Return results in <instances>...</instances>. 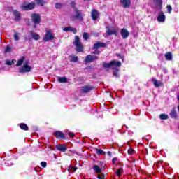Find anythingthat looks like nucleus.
I'll return each instance as SVG.
<instances>
[{
    "instance_id": "obj_1",
    "label": "nucleus",
    "mask_w": 179,
    "mask_h": 179,
    "mask_svg": "<svg viewBox=\"0 0 179 179\" xmlns=\"http://www.w3.org/2000/svg\"><path fill=\"white\" fill-rule=\"evenodd\" d=\"M122 62L120 61L113 60V76L115 78L119 77V71L120 68L122 67Z\"/></svg>"
},
{
    "instance_id": "obj_2",
    "label": "nucleus",
    "mask_w": 179,
    "mask_h": 179,
    "mask_svg": "<svg viewBox=\"0 0 179 179\" xmlns=\"http://www.w3.org/2000/svg\"><path fill=\"white\" fill-rule=\"evenodd\" d=\"M74 46H76V51L78 52H83L84 45L81 43L78 36H76L73 41Z\"/></svg>"
},
{
    "instance_id": "obj_3",
    "label": "nucleus",
    "mask_w": 179,
    "mask_h": 179,
    "mask_svg": "<svg viewBox=\"0 0 179 179\" xmlns=\"http://www.w3.org/2000/svg\"><path fill=\"white\" fill-rule=\"evenodd\" d=\"M55 39V36L52 33L51 30H46L45 36H43V41L44 42H48V41H54Z\"/></svg>"
},
{
    "instance_id": "obj_4",
    "label": "nucleus",
    "mask_w": 179,
    "mask_h": 179,
    "mask_svg": "<svg viewBox=\"0 0 179 179\" xmlns=\"http://www.w3.org/2000/svg\"><path fill=\"white\" fill-rule=\"evenodd\" d=\"M36 3L34 2L31 3H24L22 6V8L24 11L32 10L35 8Z\"/></svg>"
},
{
    "instance_id": "obj_5",
    "label": "nucleus",
    "mask_w": 179,
    "mask_h": 179,
    "mask_svg": "<svg viewBox=\"0 0 179 179\" xmlns=\"http://www.w3.org/2000/svg\"><path fill=\"white\" fill-rule=\"evenodd\" d=\"M31 22H34L35 24H39L41 21V17L40 14L38 13H34L31 15Z\"/></svg>"
},
{
    "instance_id": "obj_6",
    "label": "nucleus",
    "mask_w": 179,
    "mask_h": 179,
    "mask_svg": "<svg viewBox=\"0 0 179 179\" xmlns=\"http://www.w3.org/2000/svg\"><path fill=\"white\" fill-rule=\"evenodd\" d=\"M31 71V67L28 64H23V66L20 69V73H25Z\"/></svg>"
},
{
    "instance_id": "obj_7",
    "label": "nucleus",
    "mask_w": 179,
    "mask_h": 179,
    "mask_svg": "<svg viewBox=\"0 0 179 179\" xmlns=\"http://www.w3.org/2000/svg\"><path fill=\"white\" fill-rule=\"evenodd\" d=\"M94 89V87L92 85H84L81 87L80 92L82 94H87Z\"/></svg>"
},
{
    "instance_id": "obj_8",
    "label": "nucleus",
    "mask_w": 179,
    "mask_h": 179,
    "mask_svg": "<svg viewBox=\"0 0 179 179\" xmlns=\"http://www.w3.org/2000/svg\"><path fill=\"white\" fill-rule=\"evenodd\" d=\"M53 136L56 137L57 139L66 140L65 134L62 133L61 131H54Z\"/></svg>"
},
{
    "instance_id": "obj_9",
    "label": "nucleus",
    "mask_w": 179,
    "mask_h": 179,
    "mask_svg": "<svg viewBox=\"0 0 179 179\" xmlns=\"http://www.w3.org/2000/svg\"><path fill=\"white\" fill-rule=\"evenodd\" d=\"M76 13V15L73 17V20H83V15H82L81 12L78 9H76L74 11Z\"/></svg>"
},
{
    "instance_id": "obj_10",
    "label": "nucleus",
    "mask_w": 179,
    "mask_h": 179,
    "mask_svg": "<svg viewBox=\"0 0 179 179\" xmlns=\"http://www.w3.org/2000/svg\"><path fill=\"white\" fill-rule=\"evenodd\" d=\"M91 17L92 20H97L99 17V13L96 9H92L91 12Z\"/></svg>"
},
{
    "instance_id": "obj_11",
    "label": "nucleus",
    "mask_w": 179,
    "mask_h": 179,
    "mask_svg": "<svg viewBox=\"0 0 179 179\" xmlns=\"http://www.w3.org/2000/svg\"><path fill=\"white\" fill-rule=\"evenodd\" d=\"M120 35L122 39H127L129 36V31L126 29H122L120 30Z\"/></svg>"
},
{
    "instance_id": "obj_12",
    "label": "nucleus",
    "mask_w": 179,
    "mask_h": 179,
    "mask_svg": "<svg viewBox=\"0 0 179 179\" xmlns=\"http://www.w3.org/2000/svg\"><path fill=\"white\" fill-rule=\"evenodd\" d=\"M99 59V57L96 55H87V57L85 59V62L90 63L92 62L93 61Z\"/></svg>"
},
{
    "instance_id": "obj_13",
    "label": "nucleus",
    "mask_w": 179,
    "mask_h": 179,
    "mask_svg": "<svg viewBox=\"0 0 179 179\" xmlns=\"http://www.w3.org/2000/svg\"><path fill=\"white\" fill-rule=\"evenodd\" d=\"M166 20V16L164 15L163 11H160L158 14L157 20L160 23H164Z\"/></svg>"
},
{
    "instance_id": "obj_14",
    "label": "nucleus",
    "mask_w": 179,
    "mask_h": 179,
    "mask_svg": "<svg viewBox=\"0 0 179 179\" xmlns=\"http://www.w3.org/2000/svg\"><path fill=\"white\" fill-rule=\"evenodd\" d=\"M120 4L124 8H129L131 6V0H120Z\"/></svg>"
},
{
    "instance_id": "obj_15",
    "label": "nucleus",
    "mask_w": 179,
    "mask_h": 179,
    "mask_svg": "<svg viewBox=\"0 0 179 179\" xmlns=\"http://www.w3.org/2000/svg\"><path fill=\"white\" fill-rule=\"evenodd\" d=\"M14 20L19 22L21 20V13L17 10H13Z\"/></svg>"
},
{
    "instance_id": "obj_16",
    "label": "nucleus",
    "mask_w": 179,
    "mask_h": 179,
    "mask_svg": "<svg viewBox=\"0 0 179 179\" xmlns=\"http://www.w3.org/2000/svg\"><path fill=\"white\" fill-rule=\"evenodd\" d=\"M169 117H171L172 119H178V114H177V112H176V109L175 107H173L171 110V112H169Z\"/></svg>"
},
{
    "instance_id": "obj_17",
    "label": "nucleus",
    "mask_w": 179,
    "mask_h": 179,
    "mask_svg": "<svg viewBox=\"0 0 179 179\" xmlns=\"http://www.w3.org/2000/svg\"><path fill=\"white\" fill-rule=\"evenodd\" d=\"M107 45L106 43L98 41L96 43H94V47H92V48L94 50H98L100 48H104Z\"/></svg>"
},
{
    "instance_id": "obj_18",
    "label": "nucleus",
    "mask_w": 179,
    "mask_h": 179,
    "mask_svg": "<svg viewBox=\"0 0 179 179\" xmlns=\"http://www.w3.org/2000/svg\"><path fill=\"white\" fill-rule=\"evenodd\" d=\"M152 82L156 88H159L163 85L161 81L157 80L156 78H152Z\"/></svg>"
},
{
    "instance_id": "obj_19",
    "label": "nucleus",
    "mask_w": 179,
    "mask_h": 179,
    "mask_svg": "<svg viewBox=\"0 0 179 179\" xmlns=\"http://www.w3.org/2000/svg\"><path fill=\"white\" fill-rule=\"evenodd\" d=\"M56 148L57 150H59L62 152H65L66 150H67V147L64 144L57 145Z\"/></svg>"
},
{
    "instance_id": "obj_20",
    "label": "nucleus",
    "mask_w": 179,
    "mask_h": 179,
    "mask_svg": "<svg viewBox=\"0 0 179 179\" xmlns=\"http://www.w3.org/2000/svg\"><path fill=\"white\" fill-rule=\"evenodd\" d=\"M30 34L31 36L32 39L35 41H39L40 40V36L37 34L35 31H31Z\"/></svg>"
},
{
    "instance_id": "obj_21",
    "label": "nucleus",
    "mask_w": 179,
    "mask_h": 179,
    "mask_svg": "<svg viewBox=\"0 0 179 179\" xmlns=\"http://www.w3.org/2000/svg\"><path fill=\"white\" fill-rule=\"evenodd\" d=\"M36 3L38 6H44L47 1L46 0H36Z\"/></svg>"
},
{
    "instance_id": "obj_22",
    "label": "nucleus",
    "mask_w": 179,
    "mask_h": 179,
    "mask_svg": "<svg viewBox=\"0 0 179 179\" xmlns=\"http://www.w3.org/2000/svg\"><path fill=\"white\" fill-rule=\"evenodd\" d=\"M155 2L157 6L159 7V9L162 10L163 8V1L162 0H153Z\"/></svg>"
},
{
    "instance_id": "obj_23",
    "label": "nucleus",
    "mask_w": 179,
    "mask_h": 179,
    "mask_svg": "<svg viewBox=\"0 0 179 179\" xmlns=\"http://www.w3.org/2000/svg\"><path fill=\"white\" fill-rule=\"evenodd\" d=\"M164 57L167 61H171L173 58L172 53L171 52H167Z\"/></svg>"
},
{
    "instance_id": "obj_24",
    "label": "nucleus",
    "mask_w": 179,
    "mask_h": 179,
    "mask_svg": "<svg viewBox=\"0 0 179 179\" xmlns=\"http://www.w3.org/2000/svg\"><path fill=\"white\" fill-rule=\"evenodd\" d=\"M115 175L118 177L121 176V173H123V169L118 168L117 170L114 169Z\"/></svg>"
},
{
    "instance_id": "obj_25",
    "label": "nucleus",
    "mask_w": 179,
    "mask_h": 179,
    "mask_svg": "<svg viewBox=\"0 0 179 179\" xmlns=\"http://www.w3.org/2000/svg\"><path fill=\"white\" fill-rule=\"evenodd\" d=\"M25 60V57H22L19 60L18 62H17L16 64V66H20L23 64L24 63V61Z\"/></svg>"
},
{
    "instance_id": "obj_26",
    "label": "nucleus",
    "mask_w": 179,
    "mask_h": 179,
    "mask_svg": "<svg viewBox=\"0 0 179 179\" xmlns=\"http://www.w3.org/2000/svg\"><path fill=\"white\" fill-rule=\"evenodd\" d=\"M103 66L105 69L111 68L113 66V61H110V63L103 62Z\"/></svg>"
},
{
    "instance_id": "obj_27",
    "label": "nucleus",
    "mask_w": 179,
    "mask_h": 179,
    "mask_svg": "<svg viewBox=\"0 0 179 179\" xmlns=\"http://www.w3.org/2000/svg\"><path fill=\"white\" fill-rule=\"evenodd\" d=\"M20 128L22 130H24V131H28L29 130V127L26 124H24V123H21L20 124Z\"/></svg>"
},
{
    "instance_id": "obj_28",
    "label": "nucleus",
    "mask_w": 179,
    "mask_h": 179,
    "mask_svg": "<svg viewBox=\"0 0 179 179\" xmlns=\"http://www.w3.org/2000/svg\"><path fill=\"white\" fill-rule=\"evenodd\" d=\"M113 34V30L111 27L107 26L106 27V35L111 36Z\"/></svg>"
},
{
    "instance_id": "obj_29",
    "label": "nucleus",
    "mask_w": 179,
    "mask_h": 179,
    "mask_svg": "<svg viewBox=\"0 0 179 179\" xmlns=\"http://www.w3.org/2000/svg\"><path fill=\"white\" fill-rule=\"evenodd\" d=\"M67 170H68V171H69V173H71V171L75 172V171H77L78 167L69 166H68Z\"/></svg>"
},
{
    "instance_id": "obj_30",
    "label": "nucleus",
    "mask_w": 179,
    "mask_h": 179,
    "mask_svg": "<svg viewBox=\"0 0 179 179\" xmlns=\"http://www.w3.org/2000/svg\"><path fill=\"white\" fill-rule=\"evenodd\" d=\"M95 150H96V154H97L98 155H106V152H103V150H101V149L96 148Z\"/></svg>"
},
{
    "instance_id": "obj_31",
    "label": "nucleus",
    "mask_w": 179,
    "mask_h": 179,
    "mask_svg": "<svg viewBox=\"0 0 179 179\" xmlns=\"http://www.w3.org/2000/svg\"><path fill=\"white\" fill-rule=\"evenodd\" d=\"M93 169L97 173H100L101 172V169L97 165H94L93 166Z\"/></svg>"
},
{
    "instance_id": "obj_32",
    "label": "nucleus",
    "mask_w": 179,
    "mask_h": 179,
    "mask_svg": "<svg viewBox=\"0 0 179 179\" xmlns=\"http://www.w3.org/2000/svg\"><path fill=\"white\" fill-rule=\"evenodd\" d=\"M159 119L163 120H168L169 116H168V115H166V114H160L159 115Z\"/></svg>"
},
{
    "instance_id": "obj_33",
    "label": "nucleus",
    "mask_w": 179,
    "mask_h": 179,
    "mask_svg": "<svg viewBox=\"0 0 179 179\" xmlns=\"http://www.w3.org/2000/svg\"><path fill=\"white\" fill-rule=\"evenodd\" d=\"M83 38L85 41H87L89 38V34L87 32H83Z\"/></svg>"
},
{
    "instance_id": "obj_34",
    "label": "nucleus",
    "mask_w": 179,
    "mask_h": 179,
    "mask_svg": "<svg viewBox=\"0 0 179 179\" xmlns=\"http://www.w3.org/2000/svg\"><path fill=\"white\" fill-rule=\"evenodd\" d=\"M71 5L73 9L74 10V11H76V10H78V8H77V7H76V6H77V3H75L74 1H72V2L71 3Z\"/></svg>"
},
{
    "instance_id": "obj_35",
    "label": "nucleus",
    "mask_w": 179,
    "mask_h": 179,
    "mask_svg": "<svg viewBox=\"0 0 179 179\" xmlns=\"http://www.w3.org/2000/svg\"><path fill=\"white\" fill-rule=\"evenodd\" d=\"M55 7L57 9H61L63 7V5L61 3H56V4H55Z\"/></svg>"
},
{
    "instance_id": "obj_36",
    "label": "nucleus",
    "mask_w": 179,
    "mask_h": 179,
    "mask_svg": "<svg viewBox=\"0 0 179 179\" xmlns=\"http://www.w3.org/2000/svg\"><path fill=\"white\" fill-rule=\"evenodd\" d=\"M58 82H59V83H66L67 82V78H58Z\"/></svg>"
},
{
    "instance_id": "obj_37",
    "label": "nucleus",
    "mask_w": 179,
    "mask_h": 179,
    "mask_svg": "<svg viewBox=\"0 0 179 179\" xmlns=\"http://www.w3.org/2000/svg\"><path fill=\"white\" fill-rule=\"evenodd\" d=\"M166 9H167V13H168L169 14H171L172 10H173L171 6V5H167V6H166Z\"/></svg>"
},
{
    "instance_id": "obj_38",
    "label": "nucleus",
    "mask_w": 179,
    "mask_h": 179,
    "mask_svg": "<svg viewBox=\"0 0 179 179\" xmlns=\"http://www.w3.org/2000/svg\"><path fill=\"white\" fill-rule=\"evenodd\" d=\"M12 48L9 45H7L5 49V53H9L11 52Z\"/></svg>"
},
{
    "instance_id": "obj_39",
    "label": "nucleus",
    "mask_w": 179,
    "mask_h": 179,
    "mask_svg": "<svg viewBox=\"0 0 179 179\" xmlns=\"http://www.w3.org/2000/svg\"><path fill=\"white\" fill-rule=\"evenodd\" d=\"M19 39H20V38H19V36H18V33H17V32H15V33L14 34V40H15V41H18Z\"/></svg>"
},
{
    "instance_id": "obj_40",
    "label": "nucleus",
    "mask_w": 179,
    "mask_h": 179,
    "mask_svg": "<svg viewBox=\"0 0 179 179\" xmlns=\"http://www.w3.org/2000/svg\"><path fill=\"white\" fill-rule=\"evenodd\" d=\"M70 57H71V59H72L71 61L73 62H77L78 61V58L77 57L71 56Z\"/></svg>"
},
{
    "instance_id": "obj_41",
    "label": "nucleus",
    "mask_w": 179,
    "mask_h": 179,
    "mask_svg": "<svg viewBox=\"0 0 179 179\" xmlns=\"http://www.w3.org/2000/svg\"><path fill=\"white\" fill-rule=\"evenodd\" d=\"M41 166L43 168H46L47 167V162H41Z\"/></svg>"
},
{
    "instance_id": "obj_42",
    "label": "nucleus",
    "mask_w": 179,
    "mask_h": 179,
    "mask_svg": "<svg viewBox=\"0 0 179 179\" xmlns=\"http://www.w3.org/2000/svg\"><path fill=\"white\" fill-rule=\"evenodd\" d=\"M70 31L73 32V34H76L77 32H78V30H77L76 28H73V27H71V29H70Z\"/></svg>"
},
{
    "instance_id": "obj_43",
    "label": "nucleus",
    "mask_w": 179,
    "mask_h": 179,
    "mask_svg": "<svg viewBox=\"0 0 179 179\" xmlns=\"http://www.w3.org/2000/svg\"><path fill=\"white\" fill-rule=\"evenodd\" d=\"M98 179H105V176L103 173H100L98 175V177H97Z\"/></svg>"
},
{
    "instance_id": "obj_44",
    "label": "nucleus",
    "mask_w": 179,
    "mask_h": 179,
    "mask_svg": "<svg viewBox=\"0 0 179 179\" xmlns=\"http://www.w3.org/2000/svg\"><path fill=\"white\" fill-rule=\"evenodd\" d=\"M127 152L129 155H133L134 153V150L131 148H129Z\"/></svg>"
},
{
    "instance_id": "obj_45",
    "label": "nucleus",
    "mask_w": 179,
    "mask_h": 179,
    "mask_svg": "<svg viewBox=\"0 0 179 179\" xmlns=\"http://www.w3.org/2000/svg\"><path fill=\"white\" fill-rule=\"evenodd\" d=\"M71 28V27H66L64 29H63V31L65 32L70 31Z\"/></svg>"
},
{
    "instance_id": "obj_46",
    "label": "nucleus",
    "mask_w": 179,
    "mask_h": 179,
    "mask_svg": "<svg viewBox=\"0 0 179 179\" xmlns=\"http://www.w3.org/2000/svg\"><path fill=\"white\" fill-rule=\"evenodd\" d=\"M116 56H117L120 59H122V62H124V57H122L121 54L116 53Z\"/></svg>"
},
{
    "instance_id": "obj_47",
    "label": "nucleus",
    "mask_w": 179,
    "mask_h": 179,
    "mask_svg": "<svg viewBox=\"0 0 179 179\" xmlns=\"http://www.w3.org/2000/svg\"><path fill=\"white\" fill-rule=\"evenodd\" d=\"M13 63V60L10 61V60H8V61H6V64L8 66H11Z\"/></svg>"
},
{
    "instance_id": "obj_48",
    "label": "nucleus",
    "mask_w": 179,
    "mask_h": 179,
    "mask_svg": "<svg viewBox=\"0 0 179 179\" xmlns=\"http://www.w3.org/2000/svg\"><path fill=\"white\" fill-rule=\"evenodd\" d=\"M68 135L69 137L73 138L74 137V133L69 132Z\"/></svg>"
},
{
    "instance_id": "obj_49",
    "label": "nucleus",
    "mask_w": 179,
    "mask_h": 179,
    "mask_svg": "<svg viewBox=\"0 0 179 179\" xmlns=\"http://www.w3.org/2000/svg\"><path fill=\"white\" fill-rule=\"evenodd\" d=\"M101 53V51L100 50H96L94 52V54L95 55H99Z\"/></svg>"
},
{
    "instance_id": "obj_50",
    "label": "nucleus",
    "mask_w": 179,
    "mask_h": 179,
    "mask_svg": "<svg viewBox=\"0 0 179 179\" xmlns=\"http://www.w3.org/2000/svg\"><path fill=\"white\" fill-rule=\"evenodd\" d=\"M117 157H114L113 159V164H115V162H117Z\"/></svg>"
},
{
    "instance_id": "obj_51",
    "label": "nucleus",
    "mask_w": 179,
    "mask_h": 179,
    "mask_svg": "<svg viewBox=\"0 0 179 179\" xmlns=\"http://www.w3.org/2000/svg\"><path fill=\"white\" fill-rule=\"evenodd\" d=\"M113 34L117 36V31H116V29H113Z\"/></svg>"
},
{
    "instance_id": "obj_52",
    "label": "nucleus",
    "mask_w": 179,
    "mask_h": 179,
    "mask_svg": "<svg viewBox=\"0 0 179 179\" xmlns=\"http://www.w3.org/2000/svg\"><path fill=\"white\" fill-rule=\"evenodd\" d=\"M107 155L108 156L111 157L112 152H110V151H108Z\"/></svg>"
},
{
    "instance_id": "obj_53",
    "label": "nucleus",
    "mask_w": 179,
    "mask_h": 179,
    "mask_svg": "<svg viewBox=\"0 0 179 179\" xmlns=\"http://www.w3.org/2000/svg\"><path fill=\"white\" fill-rule=\"evenodd\" d=\"M28 63H29V61H28V60H27V61H25V62H24V64H27V65H28Z\"/></svg>"
},
{
    "instance_id": "obj_54",
    "label": "nucleus",
    "mask_w": 179,
    "mask_h": 179,
    "mask_svg": "<svg viewBox=\"0 0 179 179\" xmlns=\"http://www.w3.org/2000/svg\"><path fill=\"white\" fill-rule=\"evenodd\" d=\"M100 164H103V162H100Z\"/></svg>"
},
{
    "instance_id": "obj_55",
    "label": "nucleus",
    "mask_w": 179,
    "mask_h": 179,
    "mask_svg": "<svg viewBox=\"0 0 179 179\" xmlns=\"http://www.w3.org/2000/svg\"><path fill=\"white\" fill-rule=\"evenodd\" d=\"M178 101H179V95H178Z\"/></svg>"
},
{
    "instance_id": "obj_56",
    "label": "nucleus",
    "mask_w": 179,
    "mask_h": 179,
    "mask_svg": "<svg viewBox=\"0 0 179 179\" xmlns=\"http://www.w3.org/2000/svg\"><path fill=\"white\" fill-rule=\"evenodd\" d=\"M178 111H179V105H178Z\"/></svg>"
},
{
    "instance_id": "obj_57",
    "label": "nucleus",
    "mask_w": 179,
    "mask_h": 179,
    "mask_svg": "<svg viewBox=\"0 0 179 179\" xmlns=\"http://www.w3.org/2000/svg\"><path fill=\"white\" fill-rule=\"evenodd\" d=\"M87 1H92V0H87Z\"/></svg>"
},
{
    "instance_id": "obj_58",
    "label": "nucleus",
    "mask_w": 179,
    "mask_h": 179,
    "mask_svg": "<svg viewBox=\"0 0 179 179\" xmlns=\"http://www.w3.org/2000/svg\"><path fill=\"white\" fill-rule=\"evenodd\" d=\"M178 129H179V126H178Z\"/></svg>"
}]
</instances>
